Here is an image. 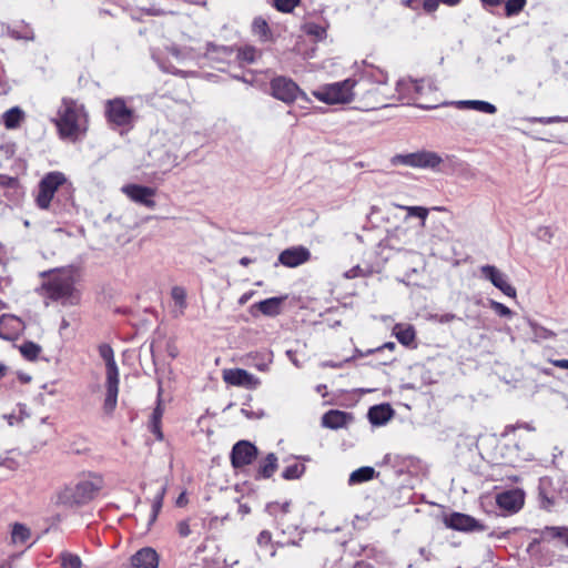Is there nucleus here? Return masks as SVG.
I'll return each instance as SVG.
<instances>
[{"mask_svg": "<svg viewBox=\"0 0 568 568\" xmlns=\"http://www.w3.org/2000/svg\"><path fill=\"white\" fill-rule=\"evenodd\" d=\"M528 324H529V327L532 333V339L535 342H541V341L551 339V338L556 337V333L541 326L540 324H538L534 321H529Z\"/></svg>", "mask_w": 568, "mask_h": 568, "instance_id": "29", "label": "nucleus"}, {"mask_svg": "<svg viewBox=\"0 0 568 568\" xmlns=\"http://www.w3.org/2000/svg\"><path fill=\"white\" fill-rule=\"evenodd\" d=\"M285 296L270 297L253 305L252 308L256 307L262 314L266 316H276L281 313L282 303L285 301Z\"/></svg>", "mask_w": 568, "mask_h": 568, "instance_id": "23", "label": "nucleus"}, {"mask_svg": "<svg viewBox=\"0 0 568 568\" xmlns=\"http://www.w3.org/2000/svg\"><path fill=\"white\" fill-rule=\"evenodd\" d=\"M165 491H166V488L163 486V487H161V489L159 490V493L154 497L153 504H152V513H151V516H150L149 525H152L156 520L158 515H159V513H160V510L162 508V505H163V499H164V496H165Z\"/></svg>", "mask_w": 568, "mask_h": 568, "instance_id": "36", "label": "nucleus"}, {"mask_svg": "<svg viewBox=\"0 0 568 568\" xmlns=\"http://www.w3.org/2000/svg\"><path fill=\"white\" fill-rule=\"evenodd\" d=\"M252 295H253V292L244 293V294L240 297V300H239V304L244 305L245 303H247V302H248V300L252 297Z\"/></svg>", "mask_w": 568, "mask_h": 568, "instance_id": "58", "label": "nucleus"}, {"mask_svg": "<svg viewBox=\"0 0 568 568\" xmlns=\"http://www.w3.org/2000/svg\"><path fill=\"white\" fill-rule=\"evenodd\" d=\"M72 190L71 183L68 182L67 176L62 172H49L38 184L34 197L36 204L41 210H50L55 193L64 191L70 194Z\"/></svg>", "mask_w": 568, "mask_h": 568, "instance_id": "6", "label": "nucleus"}, {"mask_svg": "<svg viewBox=\"0 0 568 568\" xmlns=\"http://www.w3.org/2000/svg\"><path fill=\"white\" fill-rule=\"evenodd\" d=\"M455 104L458 109H471L487 114H494L497 111L494 104L481 100H462Z\"/></svg>", "mask_w": 568, "mask_h": 568, "instance_id": "24", "label": "nucleus"}, {"mask_svg": "<svg viewBox=\"0 0 568 568\" xmlns=\"http://www.w3.org/2000/svg\"><path fill=\"white\" fill-rule=\"evenodd\" d=\"M104 487V478L97 473H89L67 489L68 498L75 505H84L91 501Z\"/></svg>", "mask_w": 568, "mask_h": 568, "instance_id": "7", "label": "nucleus"}, {"mask_svg": "<svg viewBox=\"0 0 568 568\" xmlns=\"http://www.w3.org/2000/svg\"><path fill=\"white\" fill-rule=\"evenodd\" d=\"M549 362L558 368L568 369V359H550Z\"/></svg>", "mask_w": 568, "mask_h": 568, "instance_id": "55", "label": "nucleus"}, {"mask_svg": "<svg viewBox=\"0 0 568 568\" xmlns=\"http://www.w3.org/2000/svg\"><path fill=\"white\" fill-rule=\"evenodd\" d=\"M151 432L156 436L158 439H162L163 435L160 429V424H153L150 425Z\"/></svg>", "mask_w": 568, "mask_h": 568, "instance_id": "56", "label": "nucleus"}, {"mask_svg": "<svg viewBox=\"0 0 568 568\" xmlns=\"http://www.w3.org/2000/svg\"><path fill=\"white\" fill-rule=\"evenodd\" d=\"M396 207L404 210L407 212V217L416 216L420 219L422 225H425V221L428 215V210L424 206H408V205H399L397 204Z\"/></svg>", "mask_w": 568, "mask_h": 568, "instance_id": "34", "label": "nucleus"}, {"mask_svg": "<svg viewBox=\"0 0 568 568\" xmlns=\"http://www.w3.org/2000/svg\"><path fill=\"white\" fill-rule=\"evenodd\" d=\"M556 227L551 225H540L535 231V236L538 241L546 244H551L556 235Z\"/></svg>", "mask_w": 568, "mask_h": 568, "instance_id": "33", "label": "nucleus"}, {"mask_svg": "<svg viewBox=\"0 0 568 568\" xmlns=\"http://www.w3.org/2000/svg\"><path fill=\"white\" fill-rule=\"evenodd\" d=\"M483 2L484 6H489V7H496L498 4H500L501 2H504L505 0H480Z\"/></svg>", "mask_w": 568, "mask_h": 568, "instance_id": "59", "label": "nucleus"}, {"mask_svg": "<svg viewBox=\"0 0 568 568\" xmlns=\"http://www.w3.org/2000/svg\"><path fill=\"white\" fill-rule=\"evenodd\" d=\"M75 276L72 270L50 272L42 284L43 294L63 304H77L79 293L74 287Z\"/></svg>", "mask_w": 568, "mask_h": 568, "instance_id": "3", "label": "nucleus"}, {"mask_svg": "<svg viewBox=\"0 0 568 568\" xmlns=\"http://www.w3.org/2000/svg\"><path fill=\"white\" fill-rule=\"evenodd\" d=\"M186 503H187V499H186V495H185V493H182V494L178 497V499H176V501H175L176 506H179V507H183V506H185V505H186Z\"/></svg>", "mask_w": 568, "mask_h": 568, "instance_id": "57", "label": "nucleus"}, {"mask_svg": "<svg viewBox=\"0 0 568 568\" xmlns=\"http://www.w3.org/2000/svg\"><path fill=\"white\" fill-rule=\"evenodd\" d=\"M456 318V315L453 313H446L438 317V322L442 324L449 323Z\"/></svg>", "mask_w": 568, "mask_h": 568, "instance_id": "54", "label": "nucleus"}, {"mask_svg": "<svg viewBox=\"0 0 568 568\" xmlns=\"http://www.w3.org/2000/svg\"><path fill=\"white\" fill-rule=\"evenodd\" d=\"M489 306L498 314L500 317H511L513 311L504 305L503 303H499L497 301L490 300Z\"/></svg>", "mask_w": 568, "mask_h": 568, "instance_id": "44", "label": "nucleus"}, {"mask_svg": "<svg viewBox=\"0 0 568 568\" xmlns=\"http://www.w3.org/2000/svg\"><path fill=\"white\" fill-rule=\"evenodd\" d=\"M301 0H273L274 7L281 12H292Z\"/></svg>", "mask_w": 568, "mask_h": 568, "instance_id": "42", "label": "nucleus"}, {"mask_svg": "<svg viewBox=\"0 0 568 568\" xmlns=\"http://www.w3.org/2000/svg\"><path fill=\"white\" fill-rule=\"evenodd\" d=\"M223 381L229 385L246 389H256L261 385L258 377L242 368L224 369Z\"/></svg>", "mask_w": 568, "mask_h": 568, "instance_id": "12", "label": "nucleus"}, {"mask_svg": "<svg viewBox=\"0 0 568 568\" xmlns=\"http://www.w3.org/2000/svg\"><path fill=\"white\" fill-rule=\"evenodd\" d=\"M267 511L271 514V515H277L278 513H282V514H286L288 513V509H290V503H284V504H278V503H274V504H268L267 507H266Z\"/></svg>", "mask_w": 568, "mask_h": 568, "instance_id": "45", "label": "nucleus"}, {"mask_svg": "<svg viewBox=\"0 0 568 568\" xmlns=\"http://www.w3.org/2000/svg\"><path fill=\"white\" fill-rule=\"evenodd\" d=\"M305 31L308 34L315 36L317 39H322L325 36V29L315 23H308L305 26Z\"/></svg>", "mask_w": 568, "mask_h": 568, "instance_id": "46", "label": "nucleus"}, {"mask_svg": "<svg viewBox=\"0 0 568 568\" xmlns=\"http://www.w3.org/2000/svg\"><path fill=\"white\" fill-rule=\"evenodd\" d=\"M426 89H429V87H427L423 80L415 81L412 79H400L396 83L395 88V91L397 92V101L417 103L424 95Z\"/></svg>", "mask_w": 568, "mask_h": 568, "instance_id": "11", "label": "nucleus"}, {"mask_svg": "<svg viewBox=\"0 0 568 568\" xmlns=\"http://www.w3.org/2000/svg\"><path fill=\"white\" fill-rule=\"evenodd\" d=\"M272 95L283 101L284 103H292L297 99L310 102L308 97L303 92L300 87L290 78L276 77L271 81Z\"/></svg>", "mask_w": 568, "mask_h": 568, "instance_id": "10", "label": "nucleus"}, {"mask_svg": "<svg viewBox=\"0 0 568 568\" xmlns=\"http://www.w3.org/2000/svg\"><path fill=\"white\" fill-rule=\"evenodd\" d=\"M162 415H163V410H162L161 406H160V405H158V406L155 407V409L153 410V413H152V416H151V423H153V424H160V423H161Z\"/></svg>", "mask_w": 568, "mask_h": 568, "instance_id": "52", "label": "nucleus"}, {"mask_svg": "<svg viewBox=\"0 0 568 568\" xmlns=\"http://www.w3.org/2000/svg\"><path fill=\"white\" fill-rule=\"evenodd\" d=\"M532 123H541V124H554V123H568V116H535L529 119Z\"/></svg>", "mask_w": 568, "mask_h": 568, "instance_id": "43", "label": "nucleus"}, {"mask_svg": "<svg viewBox=\"0 0 568 568\" xmlns=\"http://www.w3.org/2000/svg\"><path fill=\"white\" fill-rule=\"evenodd\" d=\"M271 540H272V535L267 530L261 531L260 535L257 536V544L261 547L268 546L271 544Z\"/></svg>", "mask_w": 568, "mask_h": 568, "instance_id": "49", "label": "nucleus"}, {"mask_svg": "<svg viewBox=\"0 0 568 568\" xmlns=\"http://www.w3.org/2000/svg\"><path fill=\"white\" fill-rule=\"evenodd\" d=\"M31 537V531L30 529L23 525V524H19V523H16L13 526H12V530H11V541L13 544H26Z\"/></svg>", "mask_w": 568, "mask_h": 568, "instance_id": "28", "label": "nucleus"}, {"mask_svg": "<svg viewBox=\"0 0 568 568\" xmlns=\"http://www.w3.org/2000/svg\"><path fill=\"white\" fill-rule=\"evenodd\" d=\"M524 493L519 489L503 491L496 496V504L507 514H515L524 506Z\"/></svg>", "mask_w": 568, "mask_h": 568, "instance_id": "16", "label": "nucleus"}, {"mask_svg": "<svg viewBox=\"0 0 568 568\" xmlns=\"http://www.w3.org/2000/svg\"><path fill=\"white\" fill-rule=\"evenodd\" d=\"M358 91L368 109L387 106V101L390 100L397 101V92L386 83V75L381 70L373 71L369 77H362L358 80Z\"/></svg>", "mask_w": 568, "mask_h": 568, "instance_id": "2", "label": "nucleus"}, {"mask_svg": "<svg viewBox=\"0 0 568 568\" xmlns=\"http://www.w3.org/2000/svg\"><path fill=\"white\" fill-rule=\"evenodd\" d=\"M526 0H507L505 3V14L507 17L517 16L526 6Z\"/></svg>", "mask_w": 568, "mask_h": 568, "instance_id": "38", "label": "nucleus"}, {"mask_svg": "<svg viewBox=\"0 0 568 568\" xmlns=\"http://www.w3.org/2000/svg\"><path fill=\"white\" fill-rule=\"evenodd\" d=\"M251 263H252V260L250 257H246V256H244V257H242L240 260V264L243 265V266H247Z\"/></svg>", "mask_w": 568, "mask_h": 568, "instance_id": "63", "label": "nucleus"}, {"mask_svg": "<svg viewBox=\"0 0 568 568\" xmlns=\"http://www.w3.org/2000/svg\"><path fill=\"white\" fill-rule=\"evenodd\" d=\"M439 1L443 4L454 7V6H457L462 0H439Z\"/></svg>", "mask_w": 568, "mask_h": 568, "instance_id": "60", "label": "nucleus"}, {"mask_svg": "<svg viewBox=\"0 0 568 568\" xmlns=\"http://www.w3.org/2000/svg\"><path fill=\"white\" fill-rule=\"evenodd\" d=\"M374 475H375V469L373 467H368V466L361 467V468L354 470L349 475L348 483L351 485L361 484V483L371 480L374 477Z\"/></svg>", "mask_w": 568, "mask_h": 568, "instance_id": "30", "label": "nucleus"}, {"mask_svg": "<svg viewBox=\"0 0 568 568\" xmlns=\"http://www.w3.org/2000/svg\"><path fill=\"white\" fill-rule=\"evenodd\" d=\"M69 326V323L67 320H62L60 325V331L65 329Z\"/></svg>", "mask_w": 568, "mask_h": 568, "instance_id": "64", "label": "nucleus"}, {"mask_svg": "<svg viewBox=\"0 0 568 568\" xmlns=\"http://www.w3.org/2000/svg\"><path fill=\"white\" fill-rule=\"evenodd\" d=\"M343 276L346 280H353V278H356V277H364V276H366V272L359 265H356V266L352 267L351 270L346 271L343 274Z\"/></svg>", "mask_w": 568, "mask_h": 568, "instance_id": "47", "label": "nucleus"}, {"mask_svg": "<svg viewBox=\"0 0 568 568\" xmlns=\"http://www.w3.org/2000/svg\"><path fill=\"white\" fill-rule=\"evenodd\" d=\"M23 331V323L14 315L4 314L0 317V337L6 341L16 339Z\"/></svg>", "mask_w": 568, "mask_h": 568, "instance_id": "19", "label": "nucleus"}, {"mask_svg": "<svg viewBox=\"0 0 568 568\" xmlns=\"http://www.w3.org/2000/svg\"><path fill=\"white\" fill-rule=\"evenodd\" d=\"M105 116L112 125L126 129H131L136 120L134 110L122 98L105 102Z\"/></svg>", "mask_w": 568, "mask_h": 568, "instance_id": "9", "label": "nucleus"}, {"mask_svg": "<svg viewBox=\"0 0 568 568\" xmlns=\"http://www.w3.org/2000/svg\"><path fill=\"white\" fill-rule=\"evenodd\" d=\"M256 447L248 442H239L234 445L231 454L232 465L235 468L243 467L253 462L256 456Z\"/></svg>", "mask_w": 568, "mask_h": 568, "instance_id": "18", "label": "nucleus"}, {"mask_svg": "<svg viewBox=\"0 0 568 568\" xmlns=\"http://www.w3.org/2000/svg\"><path fill=\"white\" fill-rule=\"evenodd\" d=\"M305 470V467L303 465H300V464H293V465H290L287 466L284 470H283V478L285 479H297L300 478L303 473Z\"/></svg>", "mask_w": 568, "mask_h": 568, "instance_id": "39", "label": "nucleus"}, {"mask_svg": "<svg viewBox=\"0 0 568 568\" xmlns=\"http://www.w3.org/2000/svg\"><path fill=\"white\" fill-rule=\"evenodd\" d=\"M393 332L398 342L405 346H409L415 341V329L409 324H396Z\"/></svg>", "mask_w": 568, "mask_h": 568, "instance_id": "25", "label": "nucleus"}, {"mask_svg": "<svg viewBox=\"0 0 568 568\" xmlns=\"http://www.w3.org/2000/svg\"><path fill=\"white\" fill-rule=\"evenodd\" d=\"M8 33L14 39L18 40H33L34 34L33 30L24 23H20L13 27L8 28Z\"/></svg>", "mask_w": 568, "mask_h": 568, "instance_id": "31", "label": "nucleus"}, {"mask_svg": "<svg viewBox=\"0 0 568 568\" xmlns=\"http://www.w3.org/2000/svg\"><path fill=\"white\" fill-rule=\"evenodd\" d=\"M356 87H358V80L348 78L343 81L324 84L312 93L318 101L325 104H348L359 94V91H356Z\"/></svg>", "mask_w": 568, "mask_h": 568, "instance_id": "5", "label": "nucleus"}, {"mask_svg": "<svg viewBox=\"0 0 568 568\" xmlns=\"http://www.w3.org/2000/svg\"><path fill=\"white\" fill-rule=\"evenodd\" d=\"M61 139L79 140L88 130V114L83 104L73 99L64 98L53 120Z\"/></svg>", "mask_w": 568, "mask_h": 568, "instance_id": "1", "label": "nucleus"}, {"mask_svg": "<svg viewBox=\"0 0 568 568\" xmlns=\"http://www.w3.org/2000/svg\"><path fill=\"white\" fill-rule=\"evenodd\" d=\"M3 123L7 129H17L24 118L23 111L19 106H13L6 111L2 115Z\"/></svg>", "mask_w": 568, "mask_h": 568, "instance_id": "26", "label": "nucleus"}, {"mask_svg": "<svg viewBox=\"0 0 568 568\" xmlns=\"http://www.w3.org/2000/svg\"><path fill=\"white\" fill-rule=\"evenodd\" d=\"M481 277L489 281L508 297H516V288L507 281L506 274L494 265H483L479 268Z\"/></svg>", "mask_w": 568, "mask_h": 568, "instance_id": "13", "label": "nucleus"}, {"mask_svg": "<svg viewBox=\"0 0 568 568\" xmlns=\"http://www.w3.org/2000/svg\"><path fill=\"white\" fill-rule=\"evenodd\" d=\"M7 371H8L7 366L4 364L0 363V381L6 376Z\"/></svg>", "mask_w": 568, "mask_h": 568, "instance_id": "62", "label": "nucleus"}, {"mask_svg": "<svg viewBox=\"0 0 568 568\" xmlns=\"http://www.w3.org/2000/svg\"><path fill=\"white\" fill-rule=\"evenodd\" d=\"M60 562L63 568H82L80 557L68 551L61 552Z\"/></svg>", "mask_w": 568, "mask_h": 568, "instance_id": "35", "label": "nucleus"}, {"mask_svg": "<svg viewBox=\"0 0 568 568\" xmlns=\"http://www.w3.org/2000/svg\"><path fill=\"white\" fill-rule=\"evenodd\" d=\"M557 539L562 540V542L568 547V527H561L557 535Z\"/></svg>", "mask_w": 568, "mask_h": 568, "instance_id": "53", "label": "nucleus"}, {"mask_svg": "<svg viewBox=\"0 0 568 568\" xmlns=\"http://www.w3.org/2000/svg\"><path fill=\"white\" fill-rule=\"evenodd\" d=\"M311 258V252L304 246H293L278 255V262L286 267H297Z\"/></svg>", "mask_w": 568, "mask_h": 568, "instance_id": "17", "label": "nucleus"}, {"mask_svg": "<svg viewBox=\"0 0 568 568\" xmlns=\"http://www.w3.org/2000/svg\"><path fill=\"white\" fill-rule=\"evenodd\" d=\"M560 529L561 527H545L544 530L541 531V536L544 539H557V535L559 534Z\"/></svg>", "mask_w": 568, "mask_h": 568, "instance_id": "50", "label": "nucleus"}, {"mask_svg": "<svg viewBox=\"0 0 568 568\" xmlns=\"http://www.w3.org/2000/svg\"><path fill=\"white\" fill-rule=\"evenodd\" d=\"M255 366H256V368H257L258 371H261V372H266V371H268V364H267V363L256 364Z\"/></svg>", "mask_w": 568, "mask_h": 568, "instance_id": "61", "label": "nucleus"}, {"mask_svg": "<svg viewBox=\"0 0 568 568\" xmlns=\"http://www.w3.org/2000/svg\"><path fill=\"white\" fill-rule=\"evenodd\" d=\"M171 295H172V298L175 303V305H178L182 311L185 308L186 306V292L183 287L181 286H174L172 288V292H171Z\"/></svg>", "mask_w": 568, "mask_h": 568, "instance_id": "41", "label": "nucleus"}, {"mask_svg": "<svg viewBox=\"0 0 568 568\" xmlns=\"http://www.w3.org/2000/svg\"><path fill=\"white\" fill-rule=\"evenodd\" d=\"M446 525L452 529L466 532L484 531L486 529V527L474 517L460 513H454L446 518Z\"/></svg>", "mask_w": 568, "mask_h": 568, "instance_id": "15", "label": "nucleus"}, {"mask_svg": "<svg viewBox=\"0 0 568 568\" xmlns=\"http://www.w3.org/2000/svg\"><path fill=\"white\" fill-rule=\"evenodd\" d=\"M21 355L28 361H36L42 348L33 342H24L19 346Z\"/></svg>", "mask_w": 568, "mask_h": 568, "instance_id": "32", "label": "nucleus"}, {"mask_svg": "<svg viewBox=\"0 0 568 568\" xmlns=\"http://www.w3.org/2000/svg\"><path fill=\"white\" fill-rule=\"evenodd\" d=\"M440 3L439 0H424V9L428 12H433L438 8V4Z\"/></svg>", "mask_w": 568, "mask_h": 568, "instance_id": "51", "label": "nucleus"}, {"mask_svg": "<svg viewBox=\"0 0 568 568\" xmlns=\"http://www.w3.org/2000/svg\"><path fill=\"white\" fill-rule=\"evenodd\" d=\"M253 32L262 40H267L271 33L266 20L261 17L255 18L253 21Z\"/></svg>", "mask_w": 568, "mask_h": 568, "instance_id": "37", "label": "nucleus"}, {"mask_svg": "<svg viewBox=\"0 0 568 568\" xmlns=\"http://www.w3.org/2000/svg\"><path fill=\"white\" fill-rule=\"evenodd\" d=\"M277 467V457L271 453L266 456V458L261 463L257 477L258 478H270Z\"/></svg>", "mask_w": 568, "mask_h": 568, "instance_id": "27", "label": "nucleus"}, {"mask_svg": "<svg viewBox=\"0 0 568 568\" xmlns=\"http://www.w3.org/2000/svg\"><path fill=\"white\" fill-rule=\"evenodd\" d=\"M99 354L105 363V398L103 402V412L112 415L116 408L119 394V368L114 359V352L108 344L99 346Z\"/></svg>", "mask_w": 568, "mask_h": 568, "instance_id": "4", "label": "nucleus"}, {"mask_svg": "<svg viewBox=\"0 0 568 568\" xmlns=\"http://www.w3.org/2000/svg\"><path fill=\"white\" fill-rule=\"evenodd\" d=\"M260 55L258 51L253 47H245L239 50L237 57L241 61L253 63Z\"/></svg>", "mask_w": 568, "mask_h": 568, "instance_id": "40", "label": "nucleus"}, {"mask_svg": "<svg viewBox=\"0 0 568 568\" xmlns=\"http://www.w3.org/2000/svg\"><path fill=\"white\" fill-rule=\"evenodd\" d=\"M121 191L133 202L141 204L148 209L155 207L154 196L156 190L149 186L139 184H126L123 185Z\"/></svg>", "mask_w": 568, "mask_h": 568, "instance_id": "14", "label": "nucleus"}, {"mask_svg": "<svg viewBox=\"0 0 568 568\" xmlns=\"http://www.w3.org/2000/svg\"><path fill=\"white\" fill-rule=\"evenodd\" d=\"M349 418V414L332 409L323 415L322 425L326 428L337 429L344 427Z\"/></svg>", "mask_w": 568, "mask_h": 568, "instance_id": "22", "label": "nucleus"}, {"mask_svg": "<svg viewBox=\"0 0 568 568\" xmlns=\"http://www.w3.org/2000/svg\"><path fill=\"white\" fill-rule=\"evenodd\" d=\"M390 163L394 166L404 165L413 169L439 172L440 166L444 163V159L437 152L429 150H418L412 153L395 154L390 159Z\"/></svg>", "mask_w": 568, "mask_h": 568, "instance_id": "8", "label": "nucleus"}, {"mask_svg": "<svg viewBox=\"0 0 568 568\" xmlns=\"http://www.w3.org/2000/svg\"><path fill=\"white\" fill-rule=\"evenodd\" d=\"M159 556L153 548L144 547L136 551L130 560V568H158Z\"/></svg>", "mask_w": 568, "mask_h": 568, "instance_id": "20", "label": "nucleus"}, {"mask_svg": "<svg viewBox=\"0 0 568 568\" xmlns=\"http://www.w3.org/2000/svg\"><path fill=\"white\" fill-rule=\"evenodd\" d=\"M178 532L181 537L185 538L191 535V528L187 520H181L176 525Z\"/></svg>", "mask_w": 568, "mask_h": 568, "instance_id": "48", "label": "nucleus"}, {"mask_svg": "<svg viewBox=\"0 0 568 568\" xmlns=\"http://www.w3.org/2000/svg\"><path fill=\"white\" fill-rule=\"evenodd\" d=\"M394 410L388 404L376 405L369 408L368 419L372 425L382 426L392 419Z\"/></svg>", "mask_w": 568, "mask_h": 568, "instance_id": "21", "label": "nucleus"}]
</instances>
